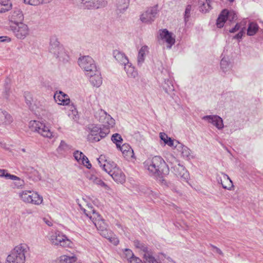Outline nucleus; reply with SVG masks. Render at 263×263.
I'll return each mask as SVG.
<instances>
[{
    "label": "nucleus",
    "mask_w": 263,
    "mask_h": 263,
    "mask_svg": "<svg viewBox=\"0 0 263 263\" xmlns=\"http://www.w3.org/2000/svg\"><path fill=\"white\" fill-rule=\"evenodd\" d=\"M148 174L155 177H160L169 173V167L164 159L159 156L148 158L143 163Z\"/></svg>",
    "instance_id": "nucleus-1"
},
{
    "label": "nucleus",
    "mask_w": 263,
    "mask_h": 263,
    "mask_svg": "<svg viewBox=\"0 0 263 263\" xmlns=\"http://www.w3.org/2000/svg\"><path fill=\"white\" fill-rule=\"evenodd\" d=\"M83 211L85 214L91 220L100 235L111 241L112 233L108 229V225L104 220L101 218L100 215L95 211L92 206L88 205L87 209H83Z\"/></svg>",
    "instance_id": "nucleus-2"
},
{
    "label": "nucleus",
    "mask_w": 263,
    "mask_h": 263,
    "mask_svg": "<svg viewBox=\"0 0 263 263\" xmlns=\"http://www.w3.org/2000/svg\"><path fill=\"white\" fill-rule=\"evenodd\" d=\"M48 50L59 62L64 64L69 62L70 57L68 52L60 43L56 36L53 35L50 37Z\"/></svg>",
    "instance_id": "nucleus-3"
},
{
    "label": "nucleus",
    "mask_w": 263,
    "mask_h": 263,
    "mask_svg": "<svg viewBox=\"0 0 263 263\" xmlns=\"http://www.w3.org/2000/svg\"><path fill=\"white\" fill-rule=\"evenodd\" d=\"M166 160L171 165L174 174L177 177L180 178L181 181L187 182L190 175L185 167L181 165L179 161L172 155H170L167 157Z\"/></svg>",
    "instance_id": "nucleus-4"
},
{
    "label": "nucleus",
    "mask_w": 263,
    "mask_h": 263,
    "mask_svg": "<svg viewBox=\"0 0 263 263\" xmlns=\"http://www.w3.org/2000/svg\"><path fill=\"white\" fill-rule=\"evenodd\" d=\"M100 159L101 157L98 159L100 167L109 174L116 182L123 183L125 181V176L122 171L117 167L116 164L114 163L111 164L107 162L103 165L101 163Z\"/></svg>",
    "instance_id": "nucleus-5"
},
{
    "label": "nucleus",
    "mask_w": 263,
    "mask_h": 263,
    "mask_svg": "<svg viewBox=\"0 0 263 263\" xmlns=\"http://www.w3.org/2000/svg\"><path fill=\"white\" fill-rule=\"evenodd\" d=\"M89 133L87 135V140L91 142L99 141L105 138L109 133L108 129L102 128L99 125L91 124L87 127Z\"/></svg>",
    "instance_id": "nucleus-6"
},
{
    "label": "nucleus",
    "mask_w": 263,
    "mask_h": 263,
    "mask_svg": "<svg viewBox=\"0 0 263 263\" xmlns=\"http://www.w3.org/2000/svg\"><path fill=\"white\" fill-rule=\"evenodd\" d=\"M18 196L24 202L36 205L41 204L43 201L41 195L32 190L22 191L18 193Z\"/></svg>",
    "instance_id": "nucleus-7"
},
{
    "label": "nucleus",
    "mask_w": 263,
    "mask_h": 263,
    "mask_svg": "<svg viewBox=\"0 0 263 263\" xmlns=\"http://www.w3.org/2000/svg\"><path fill=\"white\" fill-rule=\"evenodd\" d=\"M26 248L22 245L16 246L7 256L6 263H24Z\"/></svg>",
    "instance_id": "nucleus-8"
},
{
    "label": "nucleus",
    "mask_w": 263,
    "mask_h": 263,
    "mask_svg": "<svg viewBox=\"0 0 263 263\" xmlns=\"http://www.w3.org/2000/svg\"><path fill=\"white\" fill-rule=\"evenodd\" d=\"M29 127L31 131L36 132L44 137L51 139L54 136L49 128L45 123L39 121H30Z\"/></svg>",
    "instance_id": "nucleus-9"
},
{
    "label": "nucleus",
    "mask_w": 263,
    "mask_h": 263,
    "mask_svg": "<svg viewBox=\"0 0 263 263\" xmlns=\"http://www.w3.org/2000/svg\"><path fill=\"white\" fill-rule=\"evenodd\" d=\"M10 30L14 36L19 40H24L30 35V29L24 23H20L10 25Z\"/></svg>",
    "instance_id": "nucleus-10"
},
{
    "label": "nucleus",
    "mask_w": 263,
    "mask_h": 263,
    "mask_svg": "<svg viewBox=\"0 0 263 263\" xmlns=\"http://www.w3.org/2000/svg\"><path fill=\"white\" fill-rule=\"evenodd\" d=\"M52 245L62 247H70L72 242L67 237L60 231H57L52 234L49 238Z\"/></svg>",
    "instance_id": "nucleus-11"
},
{
    "label": "nucleus",
    "mask_w": 263,
    "mask_h": 263,
    "mask_svg": "<svg viewBox=\"0 0 263 263\" xmlns=\"http://www.w3.org/2000/svg\"><path fill=\"white\" fill-rule=\"evenodd\" d=\"M78 62L80 67L85 71V74L97 68L93 59L88 55L79 58Z\"/></svg>",
    "instance_id": "nucleus-12"
},
{
    "label": "nucleus",
    "mask_w": 263,
    "mask_h": 263,
    "mask_svg": "<svg viewBox=\"0 0 263 263\" xmlns=\"http://www.w3.org/2000/svg\"><path fill=\"white\" fill-rule=\"evenodd\" d=\"M84 9H96L104 7L106 5L105 0H74Z\"/></svg>",
    "instance_id": "nucleus-13"
},
{
    "label": "nucleus",
    "mask_w": 263,
    "mask_h": 263,
    "mask_svg": "<svg viewBox=\"0 0 263 263\" xmlns=\"http://www.w3.org/2000/svg\"><path fill=\"white\" fill-rule=\"evenodd\" d=\"M236 17L237 15L234 11L224 9L221 12L217 20V26L221 28L227 20L232 22L236 19Z\"/></svg>",
    "instance_id": "nucleus-14"
},
{
    "label": "nucleus",
    "mask_w": 263,
    "mask_h": 263,
    "mask_svg": "<svg viewBox=\"0 0 263 263\" xmlns=\"http://www.w3.org/2000/svg\"><path fill=\"white\" fill-rule=\"evenodd\" d=\"M89 78L90 83L95 87H99L102 84V78L100 70L96 68L93 72L85 74Z\"/></svg>",
    "instance_id": "nucleus-15"
},
{
    "label": "nucleus",
    "mask_w": 263,
    "mask_h": 263,
    "mask_svg": "<svg viewBox=\"0 0 263 263\" xmlns=\"http://www.w3.org/2000/svg\"><path fill=\"white\" fill-rule=\"evenodd\" d=\"M25 100L30 110L35 111L42 106L41 103L33 98L32 95L29 91H25L24 94Z\"/></svg>",
    "instance_id": "nucleus-16"
},
{
    "label": "nucleus",
    "mask_w": 263,
    "mask_h": 263,
    "mask_svg": "<svg viewBox=\"0 0 263 263\" xmlns=\"http://www.w3.org/2000/svg\"><path fill=\"white\" fill-rule=\"evenodd\" d=\"M159 36L163 42L166 43V47L168 49H171L175 43V39L173 36V34L166 29L159 30Z\"/></svg>",
    "instance_id": "nucleus-17"
},
{
    "label": "nucleus",
    "mask_w": 263,
    "mask_h": 263,
    "mask_svg": "<svg viewBox=\"0 0 263 263\" xmlns=\"http://www.w3.org/2000/svg\"><path fill=\"white\" fill-rule=\"evenodd\" d=\"M157 12L158 10L156 7L150 8L141 14L140 20L143 23H151L154 21Z\"/></svg>",
    "instance_id": "nucleus-18"
},
{
    "label": "nucleus",
    "mask_w": 263,
    "mask_h": 263,
    "mask_svg": "<svg viewBox=\"0 0 263 263\" xmlns=\"http://www.w3.org/2000/svg\"><path fill=\"white\" fill-rule=\"evenodd\" d=\"M202 120L212 124L218 129H222L224 127L222 119L217 115H207L202 117Z\"/></svg>",
    "instance_id": "nucleus-19"
},
{
    "label": "nucleus",
    "mask_w": 263,
    "mask_h": 263,
    "mask_svg": "<svg viewBox=\"0 0 263 263\" xmlns=\"http://www.w3.org/2000/svg\"><path fill=\"white\" fill-rule=\"evenodd\" d=\"M53 98L55 102L60 105L66 106L70 103V99L68 95L62 91L55 92Z\"/></svg>",
    "instance_id": "nucleus-20"
},
{
    "label": "nucleus",
    "mask_w": 263,
    "mask_h": 263,
    "mask_svg": "<svg viewBox=\"0 0 263 263\" xmlns=\"http://www.w3.org/2000/svg\"><path fill=\"white\" fill-rule=\"evenodd\" d=\"M24 14L22 10L19 9L13 10L9 15V21L12 23V24H18L23 23L24 21Z\"/></svg>",
    "instance_id": "nucleus-21"
},
{
    "label": "nucleus",
    "mask_w": 263,
    "mask_h": 263,
    "mask_svg": "<svg viewBox=\"0 0 263 263\" xmlns=\"http://www.w3.org/2000/svg\"><path fill=\"white\" fill-rule=\"evenodd\" d=\"M0 177L5 178L6 179H10L12 180H17L18 182L16 184L17 187H22L24 184L23 180H21L17 176L11 175L7 172V171L4 169H0Z\"/></svg>",
    "instance_id": "nucleus-22"
},
{
    "label": "nucleus",
    "mask_w": 263,
    "mask_h": 263,
    "mask_svg": "<svg viewBox=\"0 0 263 263\" xmlns=\"http://www.w3.org/2000/svg\"><path fill=\"white\" fill-rule=\"evenodd\" d=\"M117 148L122 152L124 157L127 160H129L134 157V151L128 144H121Z\"/></svg>",
    "instance_id": "nucleus-23"
},
{
    "label": "nucleus",
    "mask_w": 263,
    "mask_h": 263,
    "mask_svg": "<svg viewBox=\"0 0 263 263\" xmlns=\"http://www.w3.org/2000/svg\"><path fill=\"white\" fill-rule=\"evenodd\" d=\"M149 53V47L147 45L141 46L138 51L137 55V65L139 66H142L144 63L146 55Z\"/></svg>",
    "instance_id": "nucleus-24"
},
{
    "label": "nucleus",
    "mask_w": 263,
    "mask_h": 263,
    "mask_svg": "<svg viewBox=\"0 0 263 263\" xmlns=\"http://www.w3.org/2000/svg\"><path fill=\"white\" fill-rule=\"evenodd\" d=\"M74 159L80 163H82L87 168H90L91 165L87 157L83 153L79 151H76L73 153Z\"/></svg>",
    "instance_id": "nucleus-25"
},
{
    "label": "nucleus",
    "mask_w": 263,
    "mask_h": 263,
    "mask_svg": "<svg viewBox=\"0 0 263 263\" xmlns=\"http://www.w3.org/2000/svg\"><path fill=\"white\" fill-rule=\"evenodd\" d=\"M13 121L12 117L7 111L0 109V126L10 125Z\"/></svg>",
    "instance_id": "nucleus-26"
},
{
    "label": "nucleus",
    "mask_w": 263,
    "mask_h": 263,
    "mask_svg": "<svg viewBox=\"0 0 263 263\" xmlns=\"http://www.w3.org/2000/svg\"><path fill=\"white\" fill-rule=\"evenodd\" d=\"M113 55L116 60L121 65H125L129 62L128 59L125 53L118 50L113 51Z\"/></svg>",
    "instance_id": "nucleus-27"
},
{
    "label": "nucleus",
    "mask_w": 263,
    "mask_h": 263,
    "mask_svg": "<svg viewBox=\"0 0 263 263\" xmlns=\"http://www.w3.org/2000/svg\"><path fill=\"white\" fill-rule=\"evenodd\" d=\"M176 143L177 144L175 145V147L181 153L182 156L184 158L190 159L192 157L191 155V151L187 147L183 145L178 141H176Z\"/></svg>",
    "instance_id": "nucleus-28"
},
{
    "label": "nucleus",
    "mask_w": 263,
    "mask_h": 263,
    "mask_svg": "<svg viewBox=\"0 0 263 263\" xmlns=\"http://www.w3.org/2000/svg\"><path fill=\"white\" fill-rule=\"evenodd\" d=\"M162 87L166 93L173 98L175 88L173 84V81L171 79H165L164 82L162 84Z\"/></svg>",
    "instance_id": "nucleus-29"
},
{
    "label": "nucleus",
    "mask_w": 263,
    "mask_h": 263,
    "mask_svg": "<svg viewBox=\"0 0 263 263\" xmlns=\"http://www.w3.org/2000/svg\"><path fill=\"white\" fill-rule=\"evenodd\" d=\"M214 0H199V10L202 13H207L212 9L211 4Z\"/></svg>",
    "instance_id": "nucleus-30"
},
{
    "label": "nucleus",
    "mask_w": 263,
    "mask_h": 263,
    "mask_svg": "<svg viewBox=\"0 0 263 263\" xmlns=\"http://www.w3.org/2000/svg\"><path fill=\"white\" fill-rule=\"evenodd\" d=\"M72 149V146L68 144L65 141L61 140L57 149V152L61 155L68 153Z\"/></svg>",
    "instance_id": "nucleus-31"
},
{
    "label": "nucleus",
    "mask_w": 263,
    "mask_h": 263,
    "mask_svg": "<svg viewBox=\"0 0 263 263\" xmlns=\"http://www.w3.org/2000/svg\"><path fill=\"white\" fill-rule=\"evenodd\" d=\"M77 260V257L74 255H63L56 259L57 263H74Z\"/></svg>",
    "instance_id": "nucleus-32"
},
{
    "label": "nucleus",
    "mask_w": 263,
    "mask_h": 263,
    "mask_svg": "<svg viewBox=\"0 0 263 263\" xmlns=\"http://www.w3.org/2000/svg\"><path fill=\"white\" fill-rule=\"evenodd\" d=\"M124 66V70L126 71L127 76L130 78H135L138 76V72L135 70V68L132 66V63L129 62Z\"/></svg>",
    "instance_id": "nucleus-33"
},
{
    "label": "nucleus",
    "mask_w": 263,
    "mask_h": 263,
    "mask_svg": "<svg viewBox=\"0 0 263 263\" xmlns=\"http://www.w3.org/2000/svg\"><path fill=\"white\" fill-rule=\"evenodd\" d=\"M52 0H23V3L26 5L32 6H38L41 5L50 3Z\"/></svg>",
    "instance_id": "nucleus-34"
},
{
    "label": "nucleus",
    "mask_w": 263,
    "mask_h": 263,
    "mask_svg": "<svg viewBox=\"0 0 263 263\" xmlns=\"http://www.w3.org/2000/svg\"><path fill=\"white\" fill-rule=\"evenodd\" d=\"M102 123L106 127L103 128V129H108L109 130V128L114 126L115 124V121L109 114H107Z\"/></svg>",
    "instance_id": "nucleus-35"
},
{
    "label": "nucleus",
    "mask_w": 263,
    "mask_h": 263,
    "mask_svg": "<svg viewBox=\"0 0 263 263\" xmlns=\"http://www.w3.org/2000/svg\"><path fill=\"white\" fill-rule=\"evenodd\" d=\"M223 182H221L223 188L231 190L233 187V183L229 177L226 174H222Z\"/></svg>",
    "instance_id": "nucleus-36"
},
{
    "label": "nucleus",
    "mask_w": 263,
    "mask_h": 263,
    "mask_svg": "<svg viewBox=\"0 0 263 263\" xmlns=\"http://www.w3.org/2000/svg\"><path fill=\"white\" fill-rule=\"evenodd\" d=\"M220 67L224 73L230 71L232 68V65L226 59L223 58L220 62Z\"/></svg>",
    "instance_id": "nucleus-37"
},
{
    "label": "nucleus",
    "mask_w": 263,
    "mask_h": 263,
    "mask_svg": "<svg viewBox=\"0 0 263 263\" xmlns=\"http://www.w3.org/2000/svg\"><path fill=\"white\" fill-rule=\"evenodd\" d=\"M258 26L256 23L251 22L249 24L247 29V34L249 36L254 35L257 31Z\"/></svg>",
    "instance_id": "nucleus-38"
},
{
    "label": "nucleus",
    "mask_w": 263,
    "mask_h": 263,
    "mask_svg": "<svg viewBox=\"0 0 263 263\" xmlns=\"http://www.w3.org/2000/svg\"><path fill=\"white\" fill-rule=\"evenodd\" d=\"M129 0H117V7L120 11H124L128 7Z\"/></svg>",
    "instance_id": "nucleus-39"
},
{
    "label": "nucleus",
    "mask_w": 263,
    "mask_h": 263,
    "mask_svg": "<svg viewBox=\"0 0 263 263\" xmlns=\"http://www.w3.org/2000/svg\"><path fill=\"white\" fill-rule=\"evenodd\" d=\"M107 114V113L105 110L102 109H99L95 112V117L100 122L102 123L103 120L106 116Z\"/></svg>",
    "instance_id": "nucleus-40"
},
{
    "label": "nucleus",
    "mask_w": 263,
    "mask_h": 263,
    "mask_svg": "<svg viewBox=\"0 0 263 263\" xmlns=\"http://www.w3.org/2000/svg\"><path fill=\"white\" fill-rule=\"evenodd\" d=\"M111 140L112 142L116 144L117 148L120 147L123 141L121 136L118 133L113 134L111 136Z\"/></svg>",
    "instance_id": "nucleus-41"
},
{
    "label": "nucleus",
    "mask_w": 263,
    "mask_h": 263,
    "mask_svg": "<svg viewBox=\"0 0 263 263\" xmlns=\"http://www.w3.org/2000/svg\"><path fill=\"white\" fill-rule=\"evenodd\" d=\"M0 4L1 6L5 7L0 9V13L5 12L8 11L11 8L12 6L11 3L9 0H1L0 1Z\"/></svg>",
    "instance_id": "nucleus-42"
},
{
    "label": "nucleus",
    "mask_w": 263,
    "mask_h": 263,
    "mask_svg": "<svg viewBox=\"0 0 263 263\" xmlns=\"http://www.w3.org/2000/svg\"><path fill=\"white\" fill-rule=\"evenodd\" d=\"M134 246H135V247L140 249L141 251L144 252V254H146L149 251L148 247L145 244L140 242L138 240L134 241Z\"/></svg>",
    "instance_id": "nucleus-43"
},
{
    "label": "nucleus",
    "mask_w": 263,
    "mask_h": 263,
    "mask_svg": "<svg viewBox=\"0 0 263 263\" xmlns=\"http://www.w3.org/2000/svg\"><path fill=\"white\" fill-rule=\"evenodd\" d=\"M94 183L100 185V186L104 188V189L108 193H111L112 192L111 189L107 185L105 182H104L101 179L97 178Z\"/></svg>",
    "instance_id": "nucleus-44"
},
{
    "label": "nucleus",
    "mask_w": 263,
    "mask_h": 263,
    "mask_svg": "<svg viewBox=\"0 0 263 263\" xmlns=\"http://www.w3.org/2000/svg\"><path fill=\"white\" fill-rule=\"evenodd\" d=\"M144 258L149 263H157L156 259L152 255V252L149 251L146 254H144Z\"/></svg>",
    "instance_id": "nucleus-45"
},
{
    "label": "nucleus",
    "mask_w": 263,
    "mask_h": 263,
    "mask_svg": "<svg viewBox=\"0 0 263 263\" xmlns=\"http://www.w3.org/2000/svg\"><path fill=\"white\" fill-rule=\"evenodd\" d=\"M191 9L192 6L191 5H187L185 8L184 17V22L185 23L189 21V18L190 17Z\"/></svg>",
    "instance_id": "nucleus-46"
},
{
    "label": "nucleus",
    "mask_w": 263,
    "mask_h": 263,
    "mask_svg": "<svg viewBox=\"0 0 263 263\" xmlns=\"http://www.w3.org/2000/svg\"><path fill=\"white\" fill-rule=\"evenodd\" d=\"M124 257L129 261L134 256L132 251L128 249H125L124 252Z\"/></svg>",
    "instance_id": "nucleus-47"
},
{
    "label": "nucleus",
    "mask_w": 263,
    "mask_h": 263,
    "mask_svg": "<svg viewBox=\"0 0 263 263\" xmlns=\"http://www.w3.org/2000/svg\"><path fill=\"white\" fill-rule=\"evenodd\" d=\"M11 93V91L10 90V88L9 86L7 85L5 86V90L3 92V97L6 100H9L10 97V95Z\"/></svg>",
    "instance_id": "nucleus-48"
},
{
    "label": "nucleus",
    "mask_w": 263,
    "mask_h": 263,
    "mask_svg": "<svg viewBox=\"0 0 263 263\" xmlns=\"http://www.w3.org/2000/svg\"><path fill=\"white\" fill-rule=\"evenodd\" d=\"M243 25H245V24L242 23L236 24L234 27L229 30L230 32L234 33L237 31H240L241 28L243 27Z\"/></svg>",
    "instance_id": "nucleus-49"
},
{
    "label": "nucleus",
    "mask_w": 263,
    "mask_h": 263,
    "mask_svg": "<svg viewBox=\"0 0 263 263\" xmlns=\"http://www.w3.org/2000/svg\"><path fill=\"white\" fill-rule=\"evenodd\" d=\"M245 31V27L244 25H243V27L241 28V30L239 31V32L236 34L233 38L237 40L241 39L242 36H243V33Z\"/></svg>",
    "instance_id": "nucleus-50"
},
{
    "label": "nucleus",
    "mask_w": 263,
    "mask_h": 263,
    "mask_svg": "<svg viewBox=\"0 0 263 263\" xmlns=\"http://www.w3.org/2000/svg\"><path fill=\"white\" fill-rule=\"evenodd\" d=\"M160 138L162 141L164 142L165 143V142L168 140L170 139V137H168L167 135L164 133H160Z\"/></svg>",
    "instance_id": "nucleus-51"
},
{
    "label": "nucleus",
    "mask_w": 263,
    "mask_h": 263,
    "mask_svg": "<svg viewBox=\"0 0 263 263\" xmlns=\"http://www.w3.org/2000/svg\"><path fill=\"white\" fill-rule=\"evenodd\" d=\"M210 246L212 247V248L213 249V251L215 253H217L221 256L223 255V252L219 248H217V247H216L213 245H210Z\"/></svg>",
    "instance_id": "nucleus-52"
},
{
    "label": "nucleus",
    "mask_w": 263,
    "mask_h": 263,
    "mask_svg": "<svg viewBox=\"0 0 263 263\" xmlns=\"http://www.w3.org/2000/svg\"><path fill=\"white\" fill-rule=\"evenodd\" d=\"M129 262L130 263H143L139 258L136 257L135 255L129 260Z\"/></svg>",
    "instance_id": "nucleus-53"
},
{
    "label": "nucleus",
    "mask_w": 263,
    "mask_h": 263,
    "mask_svg": "<svg viewBox=\"0 0 263 263\" xmlns=\"http://www.w3.org/2000/svg\"><path fill=\"white\" fill-rule=\"evenodd\" d=\"M87 178L89 180L94 183L98 177L95 175L92 174H88L87 176Z\"/></svg>",
    "instance_id": "nucleus-54"
},
{
    "label": "nucleus",
    "mask_w": 263,
    "mask_h": 263,
    "mask_svg": "<svg viewBox=\"0 0 263 263\" xmlns=\"http://www.w3.org/2000/svg\"><path fill=\"white\" fill-rule=\"evenodd\" d=\"M164 144H167L169 146L173 147L174 146V141L172 138H170Z\"/></svg>",
    "instance_id": "nucleus-55"
},
{
    "label": "nucleus",
    "mask_w": 263,
    "mask_h": 263,
    "mask_svg": "<svg viewBox=\"0 0 263 263\" xmlns=\"http://www.w3.org/2000/svg\"><path fill=\"white\" fill-rule=\"evenodd\" d=\"M11 41L10 38L7 36H0V42H10Z\"/></svg>",
    "instance_id": "nucleus-56"
},
{
    "label": "nucleus",
    "mask_w": 263,
    "mask_h": 263,
    "mask_svg": "<svg viewBox=\"0 0 263 263\" xmlns=\"http://www.w3.org/2000/svg\"><path fill=\"white\" fill-rule=\"evenodd\" d=\"M44 221L49 226H51L52 225V222L51 221H49V220H46L45 219H44Z\"/></svg>",
    "instance_id": "nucleus-57"
},
{
    "label": "nucleus",
    "mask_w": 263,
    "mask_h": 263,
    "mask_svg": "<svg viewBox=\"0 0 263 263\" xmlns=\"http://www.w3.org/2000/svg\"><path fill=\"white\" fill-rule=\"evenodd\" d=\"M217 181L219 183H220L221 184V182H223V178H221L220 177L217 178Z\"/></svg>",
    "instance_id": "nucleus-58"
},
{
    "label": "nucleus",
    "mask_w": 263,
    "mask_h": 263,
    "mask_svg": "<svg viewBox=\"0 0 263 263\" xmlns=\"http://www.w3.org/2000/svg\"><path fill=\"white\" fill-rule=\"evenodd\" d=\"M167 259L169 261H171L173 262V263L175 262V261H174L172 259V258H170V257H168Z\"/></svg>",
    "instance_id": "nucleus-59"
},
{
    "label": "nucleus",
    "mask_w": 263,
    "mask_h": 263,
    "mask_svg": "<svg viewBox=\"0 0 263 263\" xmlns=\"http://www.w3.org/2000/svg\"><path fill=\"white\" fill-rule=\"evenodd\" d=\"M162 183L166 185V181L165 180H162Z\"/></svg>",
    "instance_id": "nucleus-60"
},
{
    "label": "nucleus",
    "mask_w": 263,
    "mask_h": 263,
    "mask_svg": "<svg viewBox=\"0 0 263 263\" xmlns=\"http://www.w3.org/2000/svg\"><path fill=\"white\" fill-rule=\"evenodd\" d=\"M118 243H119V240H117L116 241L114 242V243L115 245H117V244H118Z\"/></svg>",
    "instance_id": "nucleus-61"
},
{
    "label": "nucleus",
    "mask_w": 263,
    "mask_h": 263,
    "mask_svg": "<svg viewBox=\"0 0 263 263\" xmlns=\"http://www.w3.org/2000/svg\"><path fill=\"white\" fill-rule=\"evenodd\" d=\"M21 151L25 153V152H26V149L25 148H22Z\"/></svg>",
    "instance_id": "nucleus-62"
},
{
    "label": "nucleus",
    "mask_w": 263,
    "mask_h": 263,
    "mask_svg": "<svg viewBox=\"0 0 263 263\" xmlns=\"http://www.w3.org/2000/svg\"><path fill=\"white\" fill-rule=\"evenodd\" d=\"M228 2H229L230 3H233L234 0H227Z\"/></svg>",
    "instance_id": "nucleus-63"
},
{
    "label": "nucleus",
    "mask_w": 263,
    "mask_h": 263,
    "mask_svg": "<svg viewBox=\"0 0 263 263\" xmlns=\"http://www.w3.org/2000/svg\"><path fill=\"white\" fill-rule=\"evenodd\" d=\"M3 144V142L0 141V145H2Z\"/></svg>",
    "instance_id": "nucleus-64"
}]
</instances>
